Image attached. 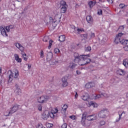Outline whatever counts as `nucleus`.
I'll return each instance as SVG.
<instances>
[{
  "mask_svg": "<svg viewBox=\"0 0 128 128\" xmlns=\"http://www.w3.org/2000/svg\"><path fill=\"white\" fill-rule=\"evenodd\" d=\"M18 110V105H14L10 109V112H9V114H14L16 112V110Z\"/></svg>",
  "mask_w": 128,
  "mask_h": 128,
  "instance_id": "obj_14",
  "label": "nucleus"
},
{
  "mask_svg": "<svg viewBox=\"0 0 128 128\" xmlns=\"http://www.w3.org/2000/svg\"><path fill=\"white\" fill-rule=\"evenodd\" d=\"M46 128H52V126L54 125L52 124L46 122Z\"/></svg>",
  "mask_w": 128,
  "mask_h": 128,
  "instance_id": "obj_36",
  "label": "nucleus"
},
{
  "mask_svg": "<svg viewBox=\"0 0 128 128\" xmlns=\"http://www.w3.org/2000/svg\"><path fill=\"white\" fill-rule=\"evenodd\" d=\"M10 30V26H0V32L1 33V34L3 36H5V38H6L8 36V32H9Z\"/></svg>",
  "mask_w": 128,
  "mask_h": 128,
  "instance_id": "obj_6",
  "label": "nucleus"
},
{
  "mask_svg": "<svg viewBox=\"0 0 128 128\" xmlns=\"http://www.w3.org/2000/svg\"><path fill=\"white\" fill-rule=\"evenodd\" d=\"M68 104H64L62 108V110H64V112H66V110H68Z\"/></svg>",
  "mask_w": 128,
  "mask_h": 128,
  "instance_id": "obj_35",
  "label": "nucleus"
},
{
  "mask_svg": "<svg viewBox=\"0 0 128 128\" xmlns=\"http://www.w3.org/2000/svg\"><path fill=\"white\" fill-rule=\"evenodd\" d=\"M14 46L16 48H18V50H20L22 52V57L23 58L24 60L26 62V60H28V56H26V53L24 52V47L22 44L18 42L15 43Z\"/></svg>",
  "mask_w": 128,
  "mask_h": 128,
  "instance_id": "obj_4",
  "label": "nucleus"
},
{
  "mask_svg": "<svg viewBox=\"0 0 128 128\" xmlns=\"http://www.w3.org/2000/svg\"><path fill=\"white\" fill-rule=\"evenodd\" d=\"M92 48L90 46H88L85 49L86 52H90Z\"/></svg>",
  "mask_w": 128,
  "mask_h": 128,
  "instance_id": "obj_42",
  "label": "nucleus"
},
{
  "mask_svg": "<svg viewBox=\"0 0 128 128\" xmlns=\"http://www.w3.org/2000/svg\"><path fill=\"white\" fill-rule=\"evenodd\" d=\"M15 92H16V94L20 96L22 94V90L20 88H17L15 90Z\"/></svg>",
  "mask_w": 128,
  "mask_h": 128,
  "instance_id": "obj_30",
  "label": "nucleus"
},
{
  "mask_svg": "<svg viewBox=\"0 0 128 128\" xmlns=\"http://www.w3.org/2000/svg\"><path fill=\"white\" fill-rule=\"evenodd\" d=\"M76 66V65L72 62L70 63L68 66V68L71 70H74Z\"/></svg>",
  "mask_w": 128,
  "mask_h": 128,
  "instance_id": "obj_24",
  "label": "nucleus"
},
{
  "mask_svg": "<svg viewBox=\"0 0 128 128\" xmlns=\"http://www.w3.org/2000/svg\"><path fill=\"white\" fill-rule=\"evenodd\" d=\"M59 40L60 42H64V40H66V36L64 35L60 36L59 37Z\"/></svg>",
  "mask_w": 128,
  "mask_h": 128,
  "instance_id": "obj_27",
  "label": "nucleus"
},
{
  "mask_svg": "<svg viewBox=\"0 0 128 128\" xmlns=\"http://www.w3.org/2000/svg\"><path fill=\"white\" fill-rule=\"evenodd\" d=\"M125 114L126 113L124 112H122L120 114L119 113V118L116 120V122H120V118H122V116H124Z\"/></svg>",
  "mask_w": 128,
  "mask_h": 128,
  "instance_id": "obj_22",
  "label": "nucleus"
},
{
  "mask_svg": "<svg viewBox=\"0 0 128 128\" xmlns=\"http://www.w3.org/2000/svg\"><path fill=\"white\" fill-rule=\"evenodd\" d=\"M106 124V122H104V121H101L100 122V126H104V124Z\"/></svg>",
  "mask_w": 128,
  "mask_h": 128,
  "instance_id": "obj_51",
  "label": "nucleus"
},
{
  "mask_svg": "<svg viewBox=\"0 0 128 128\" xmlns=\"http://www.w3.org/2000/svg\"><path fill=\"white\" fill-rule=\"evenodd\" d=\"M120 30H124V26H120Z\"/></svg>",
  "mask_w": 128,
  "mask_h": 128,
  "instance_id": "obj_53",
  "label": "nucleus"
},
{
  "mask_svg": "<svg viewBox=\"0 0 128 128\" xmlns=\"http://www.w3.org/2000/svg\"><path fill=\"white\" fill-rule=\"evenodd\" d=\"M86 20L88 24H92L94 22V19H92V17L90 16H87Z\"/></svg>",
  "mask_w": 128,
  "mask_h": 128,
  "instance_id": "obj_18",
  "label": "nucleus"
},
{
  "mask_svg": "<svg viewBox=\"0 0 128 128\" xmlns=\"http://www.w3.org/2000/svg\"><path fill=\"white\" fill-rule=\"evenodd\" d=\"M81 98L83 100H88L90 98V96L88 95V94L85 93L84 94L81 96Z\"/></svg>",
  "mask_w": 128,
  "mask_h": 128,
  "instance_id": "obj_16",
  "label": "nucleus"
},
{
  "mask_svg": "<svg viewBox=\"0 0 128 128\" xmlns=\"http://www.w3.org/2000/svg\"><path fill=\"white\" fill-rule=\"evenodd\" d=\"M44 126L42 124H38L36 126V128H44Z\"/></svg>",
  "mask_w": 128,
  "mask_h": 128,
  "instance_id": "obj_44",
  "label": "nucleus"
},
{
  "mask_svg": "<svg viewBox=\"0 0 128 128\" xmlns=\"http://www.w3.org/2000/svg\"><path fill=\"white\" fill-rule=\"evenodd\" d=\"M14 60L17 62H22V58H20L18 54H14Z\"/></svg>",
  "mask_w": 128,
  "mask_h": 128,
  "instance_id": "obj_19",
  "label": "nucleus"
},
{
  "mask_svg": "<svg viewBox=\"0 0 128 128\" xmlns=\"http://www.w3.org/2000/svg\"><path fill=\"white\" fill-rule=\"evenodd\" d=\"M120 8H124V4H120Z\"/></svg>",
  "mask_w": 128,
  "mask_h": 128,
  "instance_id": "obj_49",
  "label": "nucleus"
},
{
  "mask_svg": "<svg viewBox=\"0 0 128 128\" xmlns=\"http://www.w3.org/2000/svg\"><path fill=\"white\" fill-rule=\"evenodd\" d=\"M54 52L55 54H60V49H58V48H55L54 50Z\"/></svg>",
  "mask_w": 128,
  "mask_h": 128,
  "instance_id": "obj_41",
  "label": "nucleus"
},
{
  "mask_svg": "<svg viewBox=\"0 0 128 128\" xmlns=\"http://www.w3.org/2000/svg\"><path fill=\"white\" fill-rule=\"evenodd\" d=\"M62 86L63 88H66L68 86V79L66 76H64L62 78Z\"/></svg>",
  "mask_w": 128,
  "mask_h": 128,
  "instance_id": "obj_10",
  "label": "nucleus"
},
{
  "mask_svg": "<svg viewBox=\"0 0 128 128\" xmlns=\"http://www.w3.org/2000/svg\"><path fill=\"white\" fill-rule=\"evenodd\" d=\"M102 96H106V94L102 93L100 94H98L97 96H95L94 99L96 100L98 98H102Z\"/></svg>",
  "mask_w": 128,
  "mask_h": 128,
  "instance_id": "obj_29",
  "label": "nucleus"
},
{
  "mask_svg": "<svg viewBox=\"0 0 128 128\" xmlns=\"http://www.w3.org/2000/svg\"><path fill=\"white\" fill-rule=\"evenodd\" d=\"M0 2H2V0H0Z\"/></svg>",
  "mask_w": 128,
  "mask_h": 128,
  "instance_id": "obj_63",
  "label": "nucleus"
},
{
  "mask_svg": "<svg viewBox=\"0 0 128 128\" xmlns=\"http://www.w3.org/2000/svg\"><path fill=\"white\" fill-rule=\"evenodd\" d=\"M108 2L109 4H112V0H108Z\"/></svg>",
  "mask_w": 128,
  "mask_h": 128,
  "instance_id": "obj_54",
  "label": "nucleus"
},
{
  "mask_svg": "<svg viewBox=\"0 0 128 128\" xmlns=\"http://www.w3.org/2000/svg\"><path fill=\"white\" fill-rule=\"evenodd\" d=\"M26 66H28V70H30V68H32V64H26Z\"/></svg>",
  "mask_w": 128,
  "mask_h": 128,
  "instance_id": "obj_47",
  "label": "nucleus"
},
{
  "mask_svg": "<svg viewBox=\"0 0 128 128\" xmlns=\"http://www.w3.org/2000/svg\"><path fill=\"white\" fill-rule=\"evenodd\" d=\"M98 16H102V10L100 9L98 10Z\"/></svg>",
  "mask_w": 128,
  "mask_h": 128,
  "instance_id": "obj_40",
  "label": "nucleus"
},
{
  "mask_svg": "<svg viewBox=\"0 0 128 128\" xmlns=\"http://www.w3.org/2000/svg\"><path fill=\"white\" fill-rule=\"evenodd\" d=\"M123 65L126 66V64H128V62H126V59H125L123 60Z\"/></svg>",
  "mask_w": 128,
  "mask_h": 128,
  "instance_id": "obj_45",
  "label": "nucleus"
},
{
  "mask_svg": "<svg viewBox=\"0 0 128 128\" xmlns=\"http://www.w3.org/2000/svg\"><path fill=\"white\" fill-rule=\"evenodd\" d=\"M96 4V1H90L88 2V6L90 8H92Z\"/></svg>",
  "mask_w": 128,
  "mask_h": 128,
  "instance_id": "obj_25",
  "label": "nucleus"
},
{
  "mask_svg": "<svg viewBox=\"0 0 128 128\" xmlns=\"http://www.w3.org/2000/svg\"><path fill=\"white\" fill-rule=\"evenodd\" d=\"M48 40H50V38H48V36H45L44 38H43V42H48Z\"/></svg>",
  "mask_w": 128,
  "mask_h": 128,
  "instance_id": "obj_38",
  "label": "nucleus"
},
{
  "mask_svg": "<svg viewBox=\"0 0 128 128\" xmlns=\"http://www.w3.org/2000/svg\"><path fill=\"white\" fill-rule=\"evenodd\" d=\"M90 38H94V36H95L94 33L92 32L90 34Z\"/></svg>",
  "mask_w": 128,
  "mask_h": 128,
  "instance_id": "obj_46",
  "label": "nucleus"
},
{
  "mask_svg": "<svg viewBox=\"0 0 128 128\" xmlns=\"http://www.w3.org/2000/svg\"><path fill=\"white\" fill-rule=\"evenodd\" d=\"M52 44H54V41L52 40H50L49 41V46H48V50H50V48H52Z\"/></svg>",
  "mask_w": 128,
  "mask_h": 128,
  "instance_id": "obj_33",
  "label": "nucleus"
},
{
  "mask_svg": "<svg viewBox=\"0 0 128 128\" xmlns=\"http://www.w3.org/2000/svg\"><path fill=\"white\" fill-rule=\"evenodd\" d=\"M125 46L124 47V50L126 51H128V45H124Z\"/></svg>",
  "mask_w": 128,
  "mask_h": 128,
  "instance_id": "obj_48",
  "label": "nucleus"
},
{
  "mask_svg": "<svg viewBox=\"0 0 128 128\" xmlns=\"http://www.w3.org/2000/svg\"><path fill=\"white\" fill-rule=\"evenodd\" d=\"M2 84V82L0 81V86Z\"/></svg>",
  "mask_w": 128,
  "mask_h": 128,
  "instance_id": "obj_59",
  "label": "nucleus"
},
{
  "mask_svg": "<svg viewBox=\"0 0 128 128\" xmlns=\"http://www.w3.org/2000/svg\"><path fill=\"white\" fill-rule=\"evenodd\" d=\"M58 62V61H56V60H50L49 61V64H50V66H54V64H56Z\"/></svg>",
  "mask_w": 128,
  "mask_h": 128,
  "instance_id": "obj_28",
  "label": "nucleus"
},
{
  "mask_svg": "<svg viewBox=\"0 0 128 128\" xmlns=\"http://www.w3.org/2000/svg\"><path fill=\"white\" fill-rule=\"evenodd\" d=\"M10 112V110L6 111L4 113V116H12V114Z\"/></svg>",
  "mask_w": 128,
  "mask_h": 128,
  "instance_id": "obj_32",
  "label": "nucleus"
},
{
  "mask_svg": "<svg viewBox=\"0 0 128 128\" xmlns=\"http://www.w3.org/2000/svg\"><path fill=\"white\" fill-rule=\"evenodd\" d=\"M60 7L62 6H66L68 5H66V2H64V0H62L60 2Z\"/></svg>",
  "mask_w": 128,
  "mask_h": 128,
  "instance_id": "obj_31",
  "label": "nucleus"
},
{
  "mask_svg": "<svg viewBox=\"0 0 128 128\" xmlns=\"http://www.w3.org/2000/svg\"><path fill=\"white\" fill-rule=\"evenodd\" d=\"M16 2H22V0H21V1H20L18 0H16Z\"/></svg>",
  "mask_w": 128,
  "mask_h": 128,
  "instance_id": "obj_56",
  "label": "nucleus"
},
{
  "mask_svg": "<svg viewBox=\"0 0 128 128\" xmlns=\"http://www.w3.org/2000/svg\"><path fill=\"white\" fill-rule=\"evenodd\" d=\"M70 118H71V120H76V116L74 115L70 116H69Z\"/></svg>",
  "mask_w": 128,
  "mask_h": 128,
  "instance_id": "obj_39",
  "label": "nucleus"
},
{
  "mask_svg": "<svg viewBox=\"0 0 128 128\" xmlns=\"http://www.w3.org/2000/svg\"><path fill=\"white\" fill-rule=\"evenodd\" d=\"M127 78H128V76H127Z\"/></svg>",
  "mask_w": 128,
  "mask_h": 128,
  "instance_id": "obj_62",
  "label": "nucleus"
},
{
  "mask_svg": "<svg viewBox=\"0 0 128 128\" xmlns=\"http://www.w3.org/2000/svg\"><path fill=\"white\" fill-rule=\"evenodd\" d=\"M77 74H80L81 72H80V70H76V72Z\"/></svg>",
  "mask_w": 128,
  "mask_h": 128,
  "instance_id": "obj_55",
  "label": "nucleus"
},
{
  "mask_svg": "<svg viewBox=\"0 0 128 128\" xmlns=\"http://www.w3.org/2000/svg\"><path fill=\"white\" fill-rule=\"evenodd\" d=\"M85 86L86 88H92V86H94V84L92 82L87 83L86 84Z\"/></svg>",
  "mask_w": 128,
  "mask_h": 128,
  "instance_id": "obj_21",
  "label": "nucleus"
},
{
  "mask_svg": "<svg viewBox=\"0 0 128 128\" xmlns=\"http://www.w3.org/2000/svg\"><path fill=\"white\" fill-rule=\"evenodd\" d=\"M61 12L62 14H64L66 12V8H68V6H61Z\"/></svg>",
  "mask_w": 128,
  "mask_h": 128,
  "instance_id": "obj_23",
  "label": "nucleus"
},
{
  "mask_svg": "<svg viewBox=\"0 0 128 128\" xmlns=\"http://www.w3.org/2000/svg\"><path fill=\"white\" fill-rule=\"evenodd\" d=\"M73 28L74 32H77L78 34H80L82 32H84V30L82 28H76L74 26H73Z\"/></svg>",
  "mask_w": 128,
  "mask_h": 128,
  "instance_id": "obj_20",
  "label": "nucleus"
},
{
  "mask_svg": "<svg viewBox=\"0 0 128 128\" xmlns=\"http://www.w3.org/2000/svg\"><path fill=\"white\" fill-rule=\"evenodd\" d=\"M87 106H88L89 108L90 106H93L94 108H96L98 107V104L97 103H96V102H90L86 104Z\"/></svg>",
  "mask_w": 128,
  "mask_h": 128,
  "instance_id": "obj_11",
  "label": "nucleus"
},
{
  "mask_svg": "<svg viewBox=\"0 0 128 128\" xmlns=\"http://www.w3.org/2000/svg\"><path fill=\"white\" fill-rule=\"evenodd\" d=\"M116 73L117 74H118V76H124V74H126V71H124V70L119 68L116 70Z\"/></svg>",
  "mask_w": 128,
  "mask_h": 128,
  "instance_id": "obj_13",
  "label": "nucleus"
},
{
  "mask_svg": "<svg viewBox=\"0 0 128 128\" xmlns=\"http://www.w3.org/2000/svg\"><path fill=\"white\" fill-rule=\"evenodd\" d=\"M120 44L123 46H128V40H122L120 42Z\"/></svg>",
  "mask_w": 128,
  "mask_h": 128,
  "instance_id": "obj_26",
  "label": "nucleus"
},
{
  "mask_svg": "<svg viewBox=\"0 0 128 128\" xmlns=\"http://www.w3.org/2000/svg\"><path fill=\"white\" fill-rule=\"evenodd\" d=\"M24 0H22V2H24Z\"/></svg>",
  "mask_w": 128,
  "mask_h": 128,
  "instance_id": "obj_60",
  "label": "nucleus"
},
{
  "mask_svg": "<svg viewBox=\"0 0 128 128\" xmlns=\"http://www.w3.org/2000/svg\"><path fill=\"white\" fill-rule=\"evenodd\" d=\"M126 24H128V19L126 20Z\"/></svg>",
  "mask_w": 128,
  "mask_h": 128,
  "instance_id": "obj_58",
  "label": "nucleus"
},
{
  "mask_svg": "<svg viewBox=\"0 0 128 128\" xmlns=\"http://www.w3.org/2000/svg\"><path fill=\"white\" fill-rule=\"evenodd\" d=\"M37 108H38V110H39L40 112H42V104H39L37 106Z\"/></svg>",
  "mask_w": 128,
  "mask_h": 128,
  "instance_id": "obj_37",
  "label": "nucleus"
},
{
  "mask_svg": "<svg viewBox=\"0 0 128 128\" xmlns=\"http://www.w3.org/2000/svg\"><path fill=\"white\" fill-rule=\"evenodd\" d=\"M40 58H44V50H40Z\"/></svg>",
  "mask_w": 128,
  "mask_h": 128,
  "instance_id": "obj_34",
  "label": "nucleus"
},
{
  "mask_svg": "<svg viewBox=\"0 0 128 128\" xmlns=\"http://www.w3.org/2000/svg\"><path fill=\"white\" fill-rule=\"evenodd\" d=\"M2 74V68L1 66H0V76Z\"/></svg>",
  "mask_w": 128,
  "mask_h": 128,
  "instance_id": "obj_52",
  "label": "nucleus"
},
{
  "mask_svg": "<svg viewBox=\"0 0 128 128\" xmlns=\"http://www.w3.org/2000/svg\"><path fill=\"white\" fill-rule=\"evenodd\" d=\"M78 92H75L74 99L78 100Z\"/></svg>",
  "mask_w": 128,
  "mask_h": 128,
  "instance_id": "obj_43",
  "label": "nucleus"
},
{
  "mask_svg": "<svg viewBox=\"0 0 128 128\" xmlns=\"http://www.w3.org/2000/svg\"><path fill=\"white\" fill-rule=\"evenodd\" d=\"M10 74L9 76L8 82H12L14 78H18L19 76L18 70H14L13 72L10 71Z\"/></svg>",
  "mask_w": 128,
  "mask_h": 128,
  "instance_id": "obj_5",
  "label": "nucleus"
},
{
  "mask_svg": "<svg viewBox=\"0 0 128 128\" xmlns=\"http://www.w3.org/2000/svg\"><path fill=\"white\" fill-rule=\"evenodd\" d=\"M124 36V34L122 33H119L118 35L116 36V37L114 40V42L116 44H120L122 40H120V38Z\"/></svg>",
  "mask_w": 128,
  "mask_h": 128,
  "instance_id": "obj_9",
  "label": "nucleus"
},
{
  "mask_svg": "<svg viewBox=\"0 0 128 128\" xmlns=\"http://www.w3.org/2000/svg\"><path fill=\"white\" fill-rule=\"evenodd\" d=\"M77 54L76 53L74 54L75 60L78 62L79 66H84L90 62V59L88 58H90V55H78L76 56Z\"/></svg>",
  "mask_w": 128,
  "mask_h": 128,
  "instance_id": "obj_1",
  "label": "nucleus"
},
{
  "mask_svg": "<svg viewBox=\"0 0 128 128\" xmlns=\"http://www.w3.org/2000/svg\"><path fill=\"white\" fill-rule=\"evenodd\" d=\"M127 64H128V62H127Z\"/></svg>",
  "mask_w": 128,
  "mask_h": 128,
  "instance_id": "obj_61",
  "label": "nucleus"
},
{
  "mask_svg": "<svg viewBox=\"0 0 128 128\" xmlns=\"http://www.w3.org/2000/svg\"><path fill=\"white\" fill-rule=\"evenodd\" d=\"M106 114H108V111L106 109H103L98 114V116L101 118H106Z\"/></svg>",
  "mask_w": 128,
  "mask_h": 128,
  "instance_id": "obj_8",
  "label": "nucleus"
},
{
  "mask_svg": "<svg viewBox=\"0 0 128 128\" xmlns=\"http://www.w3.org/2000/svg\"><path fill=\"white\" fill-rule=\"evenodd\" d=\"M53 56H54V54L52 52H49L46 54V60L48 62H50V60H52Z\"/></svg>",
  "mask_w": 128,
  "mask_h": 128,
  "instance_id": "obj_15",
  "label": "nucleus"
},
{
  "mask_svg": "<svg viewBox=\"0 0 128 128\" xmlns=\"http://www.w3.org/2000/svg\"><path fill=\"white\" fill-rule=\"evenodd\" d=\"M62 18V14L60 11L54 12L52 17L50 18V22L53 24V26H56L58 22H60V18Z\"/></svg>",
  "mask_w": 128,
  "mask_h": 128,
  "instance_id": "obj_2",
  "label": "nucleus"
},
{
  "mask_svg": "<svg viewBox=\"0 0 128 128\" xmlns=\"http://www.w3.org/2000/svg\"><path fill=\"white\" fill-rule=\"evenodd\" d=\"M58 110L57 108H53L52 109L51 112H49L48 111H45L42 114V118L43 120H46L49 118H54V116H56V114L58 112Z\"/></svg>",
  "mask_w": 128,
  "mask_h": 128,
  "instance_id": "obj_3",
  "label": "nucleus"
},
{
  "mask_svg": "<svg viewBox=\"0 0 128 128\" xmlns=\"http://www.w3.org/2000/svg\"><path fill=\"white\" fill-rule=\"evenodd\" d=\"M50 100V97L46 96H42L37 98V102L39 104H44Z\"/></svg>",
  "mask_w": 128,
  "mask_h": 128,
  "instance_id": "obj_7",
  "label": "nucleus"
},
{
  "mask_svg": "<svg viewBox=\"0 0 128 128\" xmlns=\"http://www.w3.org/2000/svg\"><path fill=\"white\" fill-rule=\"evenodd\" d=\"M83 36H84V40L88 38V34H83Z\"/></svg>",
  "mask_w": 128,
  "mask_h": 128,
  "instance_id": "obj_50",
  "label": "nucleus"
},
{
  "mask_svg": "<svg viewBox=\"0 0 128 128\" xmlns=\"http://www.w3.org/2000/svg\"><path fill=\"white\" fill-rule=\"evenodd\" d=\"M126 98H128V93H126Z\"/></svg>",
  "mask_w": 128,
  "mask_h": 128,
  "instance_id": "obj_57",
  "label": "nucleus"
},
{
  "mask_svg": "<svg viewBox=\"0 0 128 128\" xmlns=\"http://www.w3.org/2000/svg\"><path fill=\"white\" fill-rule=\"evenodd\" d=\"M86 112H84L82 114V116L81 120V124L84 126H86Z\"/></svg>",
  "mask_w": 128,
  "mask_h": 128,
  "instance_id": "obj_12",
  "label": "nucleus"
},
{
  "mask_svg": "<svg viewBox=\"0 0 128 128\" xmlns=\"http://www.w3.org/2000/svg\"><path fill=\"white\" fill-rule=\"evenodd\" d=\"M88 120H96V115L92 114L88 116L87 117Z\"/></svg>",
  "mask_w": 128,
  "mask_h": 128,
  "instance_id": "obj_17",
  "label": "nucleus"
}]
</instances>
